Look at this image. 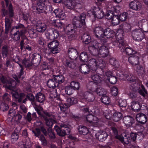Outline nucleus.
<instances>
[{"label": "nucleus", "mask_w": 148, "mask_h": 148, "mask_svg": "<svg viewBox=\"0 0 148 148\" xmlns=\"http://www.w3.org/2000/svg\"><path fill=\"white\" fill-rule=\"evenodd\" d=\"M91 45L88 49L91 54L94 56L104 57L107 56L108 53V48L105 46H101L97 43L96 40L91 42Z\"/></svg>", "instance_id": "1"}, {"label": "nucleus", "mask_w": 148, "mask_h": 148, "mask_svg": "<svg viewBox=\"0 0 148 148\" xmlns=\"http://www.w3.org/2000/svg\"><path fill=\"white\" fill-rule=\"evenodd\" d=\"M11 93L13 98L19 102L23 99V102L24 103H25L27 99L31 101H34V95L32 94H28L26 96L23 93L19 94L16 90L13 91Z\"/></svg>", "instance_id": "2"}, {"label": "nucleus", "mask_w": 148, "mask_h": 148, "mask_svg": "<svg viewBox=\"0 0 148 148\" xmlns=\"http://www.w3.org/2000/svg\"><path fill=\"white\" fill-rule=\"evenodd\" d=\"M15 114V110L10 109L9 112L8 121L10 124L15 125L16 123H19L22 118V115L19 113Z\"/></svg>", "instance_id": "3"}, {"label": "nucleus", "mask_w": 148, "mask_h": 148, "mask_svg": "<svg viewBox=\"0 0 148 148\" xmlns=\"http://www.w3.org/2000/svg\"><path fill=\"white\" fill-rule=\"evenodd\" d=\"M91 106H90L89 109L84 108L83 109H82V110L85 113H86L84 115V116H86V121L90 123H92L97 124L99 121V119L97 117L90 114H88L86 115L87 113H88L89 112V109L90 110V112L92 113L96 114V110L95 109H91Z\"/></svg>", "instance_id": "4"}, {"label": "nucleus", "mask_w": 148, "mask_h": 148, "mask_svg": "<svg viewBox=\"0 0 148 148\" xmlns=\"http://www.w3.org/2000/svg\"><path fill=\"white\" fill-rule=\"evenodd\" d=\"M59 43L57 40H55L48 43V47L50 49L49 52L47 49H45L44 51L47 55H49L50 53L53 54H56L60 51V49L58 47Z\"/></svg>", "instance_id": "5"}, {"label": "nucleus", "mask_w": 148, "mask_h": 148, "mask_svg": "<svg viewBox=\"0 0 148 148\" xmlns=\"http://www.w3.org/2000/svg\"><path fill=\"white\" fill-rule=\"evenodd\" d=\"M131 36L134 40L141 41L145 38L144 33L141 29H136L132 31Z\"/></svg>", "instance_id": "6"}, {"label": "nucleus", "mask_w": 148, "mask_h": 148, "mask_svg": "<svg viewBox=\"0 0 148 148\" xmlns=\"http://www.w3.org/2000/svg\"><path fill=\"white\" fill-rule=\"evenodd\" d=\"M54 129L58 134L60 136H65L66 131L68 133L70 132V129L68 125L64 124H61L60 125V128L59 126L56 125L54 127Z\"/></svg>", "instance_id": "7"}, {"label": "nucleus", "mask_w": 148, "mask_h": 148, "mask_svg": "<svg viewBox=\"0 0 148 148\" xmlns=\"http://www.w3.org/2000/svg\"><path fill=\"white\" fill-rule=\"evenodd\" d=\"M0 79L2 83L4 84L6 83L5 85V88L7 89L12 90L11 92L13 91H16L15 90V88L16 83L13 80L10 79L9 81H7L3 77H1Z\"/></svg>", "instance_id": "8"}, {"label": "nucleus", "mask_w": 148, "mask_h": 148, "mask_svg": "<svg viewBox=\"0 0 148 148\" xmlns=\"http://www.w3.org/2000/svg\"><path fill=\"white\" fill-rule=\"evenodd\" d=\"M94 91L95 90L93 88L89 89L84 93L82 97V98L86 101H93L95 99V97L93 95Z\"/></svg>", "instance_id": "9"}, {"label": "nucleus", "mask_w": 148, "mask_h": 148, "mask_svg": "<svg viewBox=\"0 0 148 148\" xmlns=\"http://www.w3.org/2000/svg\"><path fill=\"white\" fill-rule=\"evenodd\" d=\"M124 32L123 30L122 29H119L116 32V41L114 42V40L115 39L112 38V42H116L117 44L113 43V44L114 45H117L118 44V43L121 44V45H124V42L123 40V34Z\"/></svg>", "instance_id": "10"}, {"label": "nucleus", "mask_w": 148, "mask_h": 148, "mask_svg": "<svg viewBox=\"0 0 148 148\" xmlns=\"http://www.w3.org/2000/svg\"><path fill=\"white\" fill-rule=\"evenodd\" d=\"M46 2H38L36 6H33V8L38 13L44 12L47 10L48 7L45 5Z\"/></svg>", "instance_id": "11"}, {"label": "nucleus", "mask_w": 148, "mask_h": 148, "mask_svg": "<svg viewBox=\"0 0 148 148\" xmlns=\"http://www.w3.org/2000/svg\"><path fill=\"white\" fill-rule=\"evenodd\" d=\"M23 27V25L20 24L16 26L13 28L10 32L11 33L13 30H15L16 31V32L14 33L12 36L13 39L14 40H19L21 35H22L23 33L21 32V30L20 31L21 32H20L19 30L17 29H20Z\"/></svg>", "instance_id": "12"}, {"label": "nucleus", "mask_w": 148, "mask_h": 148, "mask_svg": "<svg viewBox=\"0 0 148 148\" xmlns=\"http://www.w3.org/2000/svg\"><path fill=\"white\" fill-rule=\"evenodd\" d=\"M6 4L7 7L8 8V10H6L4 9L2 10L3 14L4 16H8L10 17H12L14 15L13 10L12 6L11 4L10 3L8 5L9 1V0H4Z\"/></svg>", "instance_id": "13"}, {"label": "nucleus", "mask_w": 148, "mask_h": 148, "mask_svg": "<svg viewBox=\"0 0 148 148\" xmlns=\"http://www.w3.org/2000/svg\"><path fill=\"white\" fill-rule=\"evenodd\" d=\"M92 12V15L95 18L101 19L103 17L104 15L103 11L98 7H94Z\"/></svg>", "instance_id": "14"}, {"label": "nucleus", "mask_w": 148, "mask_h": 148, "mask_svg": "<svg viewBox=\"0 0 148 148\" xmlns=\"http://www.w3.org/2000/svg\"><path fill=\"white\" fill-rule=\"evenodd\" d=\"M93 32L95 36L103 40L104 34V30L101 27H97L93 29Z\"/></svg>", "instance_id": "15"}, {"label": "nucleus", "mask_w": 148, "mask_h": 148, "mask_svg": "<svg viewBox=\"0 0 148 148\" xmlns=\"http://www.w3.org/2000/svg\"><path fill=\"white\" fill-rule=\"evenodd\" d=\"M115 35L114 32L109 28H107L104 30V34L102 41L106 42L108 38L113 37Z\"/></svg>", "instance_id": "16"}, {"label": "nucleus", "mask_w": 148, "mask_h": 148, "mask_svg": "<svg viewBox=\"0 0 148 148\" xmlns=\"http://www.w3.org/2000/svg\"><path fill=\"white\" fill-rule=\"evenodd\" d=\"M76 26V25L74 24H69L65 28H64V30L66 34H70V36L73 37L74 35L73 34L75 33Z\"/></svg>", "instance_id": "17"}, {"label": "nucleus", "mask_w": 148, "mask_h": 148, "mask_svg": "<svg viewBox=\"0 0 148 148\" xmlns=\"http://www.w3.org/2000/svg\"><path fill=\"white\" fill-rule=\"evenodd\" d=\"M131 104V109L134 112H138L140 109L141 105L139 99L133 100Z\"/></svg>", "instance_id": "18"}, {"label": "nucleus", "mask_w": 148, "mask_h": 148, "mask_svg": "<svg viewBox=\"0 0 148 148\" xmlns=\"http://www.w3.org/2000/svg\"><path fill=\"white\" fill-rule=\"evenodd\" d=\"M109 9H111V10H108L107 11L106 14L105 15L107 19H111L112 18L114 15H113V12H116V9L117 8L119 9L120 7L119 6H116V8L115 9L114 7H112V6L109 5L108 7Z\"/></svg>", "instance_id": "19"}, {"label": "nucleus", "mask_w": 148, "mask_h": 148, "mask_svg": "<svg viewBox=\"0 0 148 148\" xmlns=\"http://www.w3.org/2000/svg\"><path fill=\"white\" fill-rule=\"evenodd\" d=\"M95 136L99 140L103 141L106 139L108 135L105 131L99 130L95 134Z\"/></svg>", "instance_id": "20"}, {"label": "nucleus", "mask_w": 148, "mask_h": 148, "mask_svg": "<svg viewBox=\"0 0 148 148\" xmlns=\"http://www.w3.org/2000/svg\"><path fill=\"white\" fill-rule=\"evenodd\" d=\"M97 60L92 58L89 60L88 64L90 69L94 71H95L97 69L98 66Z\"/></svg>", "instance_id": "21"}, {"label": "nucleus", "mask_w": 148, "mask_h": 148, "mask_svg": "<svg viewBox=\"0 0 148 148\" xmlns=\"http://www.w3.org/2000/svg\"><path fill=\"white\" fill-rule=\"evenodd\" d=\"M129 6L130 8L136 10H140L141 7L140 3L137 1L131 2L129 4Z\"/></svg>", "instance_id": "22"}, {"label": "nucleus", "mask_w": 148, "mask_h": 148, "mask_svg": "<svg viewBox=\"0 0 148 148\" xmlns=\"http://www.w3.org/2000/svg\"><path fill=\"white\" fill-rule=\"evenodd\" d=\"M136 118L137 121L142 124L145 123L147 120L146 115L143 113L138 114Z\"/></svg>", "instance_id": "23"}, {"label": "nucleus", "mask_w": 148, "mask_h": 148, "mask_svg": "<svg viewBox=\"0 0 148 148\" xmlns=\"http://www.w3.org/2000/svg\"><path fill=\"white\" fill-rule=\"evenodd\" d=\"M129 63L133 65H137L139 63V57L137 54L129 57L128 59Z\"/></svg>", "instance_id": "24"}, {"label": "nucleus", "mask_w": 148, "mask_h": 148, "mask_svg": "<svg viewBox=\"0 0 148 148\" xmlns=\"http://www.w3.org/2000/svg\"><path fill=\"white\" fill-rule=\"evenodd\" d=\"M40 58L41 56L39 54L35 53L33 54L32 62L34 66H37L39 64L41 60Z\"/></svg>", "instance_id": "25"}, {"label": "nucleus", "mask_w": 148, "mask_h": 148, "mask_svg": "<svg viewBox=\"0 0 148 148\" xmlns=\"http://www.w3.org/2000/svg\"><path fill=\"white\" fill-rule=\"evenodd\" d=\"M68 55L71 57L70 58L72 60H75L77 58L78 53L77 50L73 48H70L68 50Z\"/></svg>", "instance_id": "26"}, {"label": "nucleus", "mask_w": 148, "mask_h": 148, "mask_svg": "<svg viewBox=\"0 0 148 148\" xmlns=\"http://www.w3.org/2000/svg\"><path fill=\"white\" fill-rule=\"evenodd\" d=\"M80 71L84 74H88L90 70V68L88 65L83 64L81 65L79 67Z\"/></svg>", "instance_id": "27"}, {"label": "nucleus", "mask_w": 148, "mask_h": 148, "mask_svg": "<svg viewBox=\"0 0 148 148\" xmlns=\"http://www.w3.org/2000/svg\"><path fill=\"white\" fill-rule=\"evenodd\" d=\"M123 122L125 125L130 126L134 122V119L129 116L124 117L123 118Z\"/></svg>", "instance_id": "28"}, {"label": "nucleus", "mask_w": 148, "mask_h": 148, "mask_svg": "<svg viewBox=\"0 0 148 148\" xmlns=\"http://www.w3.org/2000/svg\"><path fill=\"white\" fill-rule=\"evenodd\" d=\"M12 20L11 19H9L6 18L5 20V33L6 34L8 33L9 29L11 27V23Z\"/></svg>", "instance_id": "29"}, {"label": "nucleus", "mask_w": 148, "mask_h": 148, "mask_svg": "<svg viewBox=\"0 0 148 148\" xmlns=\"http://www.w3.org/2000/svg\"><path fill=\"white\" fill-rule=\"evenodd\" d=\"M54 13L56 16L60 18L61 19H64L65 17L64 12L60 9L55 10L54 11Z\"/></svg>", "instance_id": "30"}, {"label": "nucleus", "mask_w": 148, "mask_h": 148, "mask_svg": "<svg viewBox=\"0 0 148 148\" xmlns=\"http://www.w3.org/2000/svg\"><path fill=\"white\" fill-rule=\"evenodd\" d=\"M124 137H122L120 136H116V138L119 140L121 141L123 143L128 144L129 143L131 142V140L130 138H127V135L126 134L124 135Z\"/></svg>", "instance_id": "31"}, {"label": "nucleus", "mask_w": 148, "mask_h": 148, "mask_svg": "<svg viewBox=\"0 0 148 148\" xmlns=\"http://www.w3.org/2000/svg\"><path fill=\"white\" fill-rule=\"evenodd\" d=\"M47 115V116L45 119L46 124L48 126H51L53 123L55 122V121L54 119H52V117L48 114Z\"/></svg>", "instance_id": "32"}, {"label": "nucleus", "mask_w": 148, "mask_h": 148, "mask_svg": "<svg viewBox=\"0 0 148 148\" xmlns=\"http://www.w3.org/2000/svg\"><path fill=\"white\" fill-rule=\"evenodd\" d=\"M46 29V25L44 23H39L36 26V29L37 31L39 32H43Z\"/></svg>", "instance_id": "33"}, {"label": "nucleus", "mask_w": 148, "mask_h": 148, "mask_svg": "<svg viewBox=\"0 0 148 148\" xmlns=\"http://www.w3.org/2000/svg\"><path fill=\"white\" fill-rule=\"evenodd\" d=\"M91 78L95 83H100L102 81L101 77L97 74H92L91 75Z\"/></svg>", "instance_id": "34"}, {"label": "nucleus", "mask_w": 148, "mask_h": 148, "mask_svg": "<svg viewBox=\"0 0 148 148\" xmlns=\"http://www.w3.org/2000/svg\"><path fill=\"white\" fill-rule=\"evenodd\" d=\"M78 130L79 134L83 135H86L88 132V129L84 126H79L78 127Z\"/></svg>", "instance_id": "35"}, {"label": "nucleus", "mask_w": 148, "mask_h": 148, "mask_svg": "<svg viewBox=\"0 0 148 148\" xmlns=\"http://www.w3.org/2000/svg\"><path fill=\"white\" fill-rule=\"evenodd\" d=\"M47 84L50 88H53L58 86V84L54 80V78L49 79L47 82Z\"/></svg>", "instance_id": "36"}, {"label": "nucleus", "mask_w": 148, "mask_h": 148, "mask_svg": "<svg viewBox=\"0 0 148 148\" xmlns=\"http://www.w3.org/2000/svg\"><path fill=\"white\" fill-rule=\"evenodd\" d=\"M53 78L54 80L58 84V85L62 83L64 80V77L61 75L55 76Z\"/></svg>", "instance_id": "37"}, {"label": "nucleus", "mask_w": 148, "mask_h": 148, "mask_svg": "<svg viewBox=\"0 0 148 148\" xmlns=\"http://www.w3.org/2000/svg\"><path fill=\"white\" fill-rule=\"evenodd\" d=\"M10 53V51L6 46H3L1 49V54L3 58H6Z\"/></svg>", "instance_id": "38"}, {"label": "nucleus", "mask_w": 148, "mask_h": 148, "mask_svg": "<svg viewBox=\"0 0 148 148\" xmlns=\"http://www.w3.org/2000/svg\"><path fill=\"white\" fill-rule=\"evenodd\" d=\"M122 117V114L120 112H116L114 114L113 119L114 121L117 122L120 120Z\"/></svg>", "instance_id": "39"}, {"label": "nucleus", "mask_w": 148, "mask_h": 148, "mask_svg": "<svg viewBox=\"0 0 148 148\" xmlns=\"http://www.w3.org/2000/svg\"><path fill=\"white\" fill-rule=\"evenodd\" d=\"M50 23H52L54 26L58 28H61L62 26V24L59 19L51 20L50 21Z\"/></svg>", "instance_id": "40"}, {"label": "nucleus", "mask_w": 148, "mask_h": 148, "mask_svg": "<svg viewBox=\"0 0 148 148\" xmlns=\"http://www.w3.org/2000/svg\"><path fill=\"white\" fill-rule=\"evenodd\" d=\"M138 92L144 97L147 94V91L145 90L144 86L142 85L139 87Z\"/></svg>", "instance_id": "41"}, {"label": "nucleus", "mask_w": 148, "mask_h": 148, "mask_svg": "<svg viewBox=\"0 0 148 148\" xmlns=\"http://www.w3.org/2000/svg\"><path fill=\"white\" fill-rule=\"evenodd\" d=\"M82 39L83 42L87 44L90 42L91 37L88 34L85 33L82 36Z\"/></svg>", "instance_id": "42"}, {"label": "nucleus", "mask_w": 148, "mask_h": 148, "mask_svg": "<svg viewBox=\"0 0 148 148\" xmlns=\"http://www.w3.org/2000/svg\"><path fill=\"white\" fill-rule=\"evenodd\" d=\"M36 97L37 100L39 102L42 103L45 100V97L44 95L40 92L37 93Z\"/></svg>", "instance_id": "43"}, {"label": "nucleus", "mask_w": 148, "mask_h": 148, "mask_svg": "<svg viewBox=\"0 0 148 148\" xmlns=\"http://www.w3.org/2000/svg\"><path fill=\"white\" fill-rule=\"evenodd\" d=\"M86 18V15L83 13L81 14L79 17L78 18V21L81 23L82 25H80L79 26V27H82V25H85V19Z\"/></svg>", "instance_id": "44"}, {"label": "nucleus", "mask_w": 148, "mask_h": 148, "mask_svg": "<svg viewBox=\"0 0 148 148\" xmlns=\"http://www.w3.org/2000/svg\"><path fill=\"white\" fill-rule=\"evenodd\" d=\"M95 90V92H96L97 94L99 95H103L106 93V92L105 90L102 88L100 87L97 88L96 90Z\"/></svg>", "instance_id": "45"}, {"label": "nucleus", "mask_w": 148, "mask_h": 148, "mask_svg": "<svg viewBox=\"0 0 148 148\" xmlns=\"http://www.w3.org/2000/svg\"><path fill=\"white\" fill-rule=\"evenodd\" d=\"M70 86L74 90H78L79 88V83L78 82L75 81L71 82Z\"/></svg>", "instance_id": "46"}, {"label": "nucleus", "mask_w": 148, "mask_h": 148, "mask_svg": "<svg viewBox=\"0 0 148 148\" xmlns=\"http://www.w3.org/2000/svg\"><path fill=\"white\" fill-rule=\"evenodd\" d=\"M120 19L119 16L114 15L112 18V23L114 25H118L119 23Z\"/></svg>", "instance_id": "47"}, {"label": "nucleus", "mask_w": 148, "mask_h": 148, "mask_svg": "<svg viewBox=\"0 0 148 148\" xmlns=\"http://www.w3.org/2000/svg\"><path fill=\"white\" fill-rule=\"evenodd\" d=\"M37 30L33 28H31L28 31L30 37L32 38H35L37 35Z\"/></svg>", "instance_id": "48"}, {"label": "nucleus", "mask_w": 148, "mask_h": 148, "mask_svg": "<svg viewBox=\"0 0 148 148\" xmlns=\"http://www.w3.org/2000/svg\"><path fill=\"white\" fill-rule=\"evenodd\" d=\"M101 102L106 104H108L110 102V100L109 97L104 95H103L101 97Z\"/></svg>", "instance_id": "49"}, {"label": "nucleus", "mask_w": 148, "mask_h": 148, "mask_svg": "<svg viewBox=\"0 0 148 148\" xmlns=\"http://www.w3.org/2000/svg\"><path fill=\"white\" fill-rule=\"evenodd\" d=\"M64 4L69 9L74 8V5H73L71 0H66L64 2Z\"/></svg>", "instance_id": "50"}, {"label": "nucleus", "mask_w": 148, "mask_h": 148, "mask_svg": "<svg viewBox=\"0 0 148 148\" xmlns=\"http://www.w3.org/2000/svg\"><path fill=\"white\" fill-rule=\"evenodd\" d=\"M79 58L82 61H86L88 59V56L86 53L84 52H82L80 54Z\"/></svg>", "instance_id": "51"}, {"label": "nucleus", "mask_w": 148, "mask_h": 148, "mask_svg": "<svg viewBox=\"0 0 148 148\" xmlns=\"http://www.w3.org/2000/svg\"><path fill=\"white\" fill-rule=\"evenodd\" d=\"M67 101L68 104L71 105L77 103V99L74 97H71L68 98Z\"/></svg>", "instance_id": "52"}, {"label": "nucleus", "mask_w": 148, "mask_h": 148, "mask_svg": "<svg viewBox=\"0 0 148 148\" xmlns=\"http://www.w3.org/2000/svg\"><path fill=\"white\" fill-rule=\"evenodd\" d=\"M125 51L126 53L128 55L133 54L136 52V51L133 48L129 47L126 48Z\"/></svg>", "instance_id": "53"}, {"label": "nucleus", "mask_w": 148, "mask_h": 148, "mask_svg": "<svg viewBox=\"0 0 148 148\" xmlns=\"http://www.w3.org/2000/svg\"><path fill=\"white\" fill-rule=\"evenodd\" d=\"M22 64L26 67H29L32 65L30 61L26 59L22 61Z\"/></svg>", "instance_id": "54"}, {"label": "nucleus", "mask_w": 148, "mask_h": 148, "mask_svg": "<svg viewBox=\"0 0 148 148\" xmlns=\"http://www.w3.org/2000/svg\"><path fill=\"white\" fill-rule=\"evenodd\" d=\"M126 79L127 80L132 82H134L136 80V78L135 76L130 74L126 75Z\"/></svg>", "instance_id": "55"}, {"label": "nucleus", "mask_w": 148, "mask_h": 148, "mask_svg": "<svg viewBox=\"0 0 148 148\" xmlns=\"http://www.w3.org/2000/svg\"><path fill=\"white\" fill-rule=\"evenodd\" d=\"M119 105L121 107H125L127 105L126 100L120 99L119 101Z\"/></svg>", "instance_id": "56"}, {"label": "nucleus", "mask_w": 148, "mask_h": 148, "mask_svg": "<svg viewBox=\"0 0 148 148\" xmlns=\"http://www.w3.org/2000/svg\"><path fill=\"white\" fill-rule=\"evenodd\" d=\"M97 62L98 66H99L101 69H102L106 65L105 62L101 59L97 60Z\"/></svg>", "instance_id": "57"}, {"label": "nucleus", "mask_w": 148, "mask_h": 148, "mask_svg": "<svg viewBox=\"0 0 148 148\" xmlns=\"http://www.w3.org/2000/svg\"><path fill=\"white\" fill-rule=\"evenodd\" d=\"M65 66L69 68H72L75 66V65L72 62L67 60L66 61Z\"/></svg>", "instance_id": "58"}, {"label": "nucleus", "mask_w": 148, "mask_h": 148, "mask_svg": "<svg viewBox=\"0 0 148 148\" xmlns=\"http://www.w3.org/2000/svg\"><path fill=\"white\" fill-rule=\"evenodd\" d=\"M73 89L70 86H66L65 88V91L66 94L68 95H71L73 93Z\"/></svg>", "instance_id": "59"}, {"label": "nucleus", "mask_w": 148, "mask_h": 148, "mask_svg": "<svg viewBox=\"0 0 148 148\" xmlns=\"http://www.w3.org/2000/svg\"><path fill=\"white\" fill-rule=\"evenodd\" d=\"M59 103V107L61 111L63 112L65 111L67 109V105L65 104H63L62 103Z\"/></svg>", "instance_id": "60"}, {"label": "nucleus", "mask_w": 148, "mask_h": 148, "mask_svg": "<svg viewBox=\"0 0 148 148\" xmlns=\"http://www.w3.org/2000/svg\"><path fill=\"white\" fill-rule=\"evenodd\" d=\"M128 16L127 13L126 12H124L122 13L120 15L119 19L122 21H125L127 18Z\"/></svg>", "instance_id": "61"}, {"label": "nucleus", "mask_w": 148, "mask_h": 148, "mask_svg": "<svg viewBox=\"0 0 148 148\" xmlns=\"http://www.w3.org/2000/svg\"><path fill=\"white\" fill-rule=\"evenodd\" d=\"M111 93L112 95L114 96H116L118 94V89L117 87L114 86L111 88Z\"/></svg>", "instance_id": "62"}, {"label": "nucleus", "mask_w": 148, "mask_h": 148, "mask_svg": "<svg viewBox=\"0 0 148 148\" xmlns=\"http://www.w3.org/2000/svg\"><path fill=\"white\" fill-rule=\"evenodd\" d=\"M18 138V135L17 133H13L11 136V140L12 143L16 141Z\"/></svg>", "instance_id": "63"}, {"label": "nucleus", "mask_w": 148, "mask_h": 148, "mask_svg": "<svg viewBox=\"0 0 148 148\" xmlns=\"http://www.w3.org/2000/svg\"><path fill=\"white\" fill-rule=\"evenodd\" d=\"M136 70L137 72L140 75L143 74L144 73V68L140 65L137 66Z\"/></svg>", "instance_id": "64"}]
</instances>
